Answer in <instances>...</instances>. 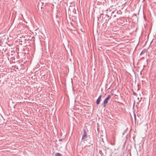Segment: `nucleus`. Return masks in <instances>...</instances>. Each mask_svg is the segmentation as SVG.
Wrapping results in <instances>:
<instances>
[{"instance_id": "1", "label": "nucleus", "mask_w": 156, "mask_h": 156, "mask_svg": "<svg viewBox=\"0 0 156 156\" xmlns=\"http://www.w3.org/2000/svg\"><path fill=\"white\" fill-rule=\"evenodd\" d=\"M111 98V95H108L107 97L104 100V105L103 106L105 107L106 105V104L108 102V101Z\"/></svg>"}, {"instance_id": "2", "label": "nucleus", "mask_w": 156, "mask_h": 156, "mask_svg": "<svg viewBox=\"0 0 156 156\" xmlns=\"http://www.w3.org/2000/svg\"><path fill=\"white\" fill-rule=\"evenodd\" d=\"M87 137V133L85 129L83 130V134L82 137V139L83 140L86 139Z\"/></svg>"}, {"instance_id": "3", "label": "nucleus", "mask_w": 156, "mask_h": 156, "mask_svg": "<svg viewBox=\"0 0 156 156\" xmlns=\"http://www.w3.org/2000/svg\"><path fill=\"white\" fill-rule=\"evenodd\" d=\"M118 11H114L111 14V16L115 18L117 16L116 14H118Z\"/></svg>"}, {"instance_id": "4", "label": "nucleus", "mask_w": 156, "mask_h": 156, "mask_svg": "<svg viewBox=\"0 0 156 156\" xmlns=\"http://www.w3.org/2000/svg\"><path fill=\"white\" fill-rule=\"evenodd\" d=\"M101 95H100L99 97H98V98L96 100V104L98 105H99L100 104L101 99Z\"/></svg>"}, {"instance_id": "5", "label": "nucleus", "mask_w": 156, "mask_h": 156, "mask_svg": "<svg viewBox=\"0 0 156 156\" xmlns=\"http://www.w3.org/2000/svg\"><path fill=\"white\" fill-rule=\"evenodd\" d=\"M105 17H107V18L105 20V23H108V22L111 19V17H109V16L107 14H106V15H105Z\"/></svg>"}, {"instance_id": "6", "label": "nucleus", "mask_w": 156, "mask_h": 156, "mask_svg": "<svg viewBox=\"0 0 156 156\" xmlns=\"http://www.w3.org/2000/svg\"><path fill=\"white\" fill-rule=\"evenodd\" d=\"M134 116L135 122L136 123V115L135 113H134Z\"/></svg>"}, {"instance_id": "7", "label": "nucleus", "mask_w": 156, "mask_h": 156, "mask_svg": "<svg viewBox=\"0 0 156 156\" xmlns=\"http://www.w3.org/2000/svg\"><path fill=\"white\" fill-rule=\"evenodd\" d=\"M55 156H61V154L59 153H57L55 154Z\"/></svg>"}, {"instance_id": "8", "label": "nucleus", "mask_w": 156, "mask_h": 156, "mask_svg": "<svg viewBox=\"0 0 156 156\" xmlns=\"http://www.w3.org/2000/svg\"><path fill=\"white\" fill-rule=\"evenodd\" d=\"M93 144H91V145H90V146H89V147H91L92 148H93Z\"/></svg>"}, {"instance_id": "9", "label": "nucleus", "mask_w": 156, "mask_h": 156, "mask_svg": "<svg viewBox=\"0 0 156 156\" xmlns=\"http://www.w3.org/2000/svg\"><path fill=\"white\" fill-rule=\"evenodd\" d=\"M113 7H114V6L112 5V6H111L110 7H111V8H112Z\"/></svg>"}, {"instance_id": "10", "label": "nucleus", "mask_w": 156, "mask_h": 156, "mask_svg": "<svg viewBox=\"0 0 156 156\" xmlns=\"http://www.w3.org/2000/svg\"><path fill=\"white\" fill-rule=\"evenodd\" d=\"M142 53H143V51L141 52V53H140V55L142 54Z\"/></svg>"}, {"instance_id": "11", "label": "nucleus", "mask_w": 156, "mask_h": 156, "mask_svg": "<svg viewBox=\"0 0 156 156\" xmlns=\"http://www.w3.org/2000/svg\"><path fill=\"white\" fill-rule=\"evenodd\" d=\"M104 18V19H105V17L104 16H102V18Z\"/></svg>"}, {"instance_id": "12", "label": "nucleus", "mask_w": 156, "mask_h": 156, "mask_svg": "<svg viewBox=\"0 0 156 156\" xmlns=\"http://www.w3.org/2000/svg\"><path fill=\"white\" fill-rule=\"evenodd\" d=\"M120 156H122L120 155Z\"/></svg>"}]
</instances>
